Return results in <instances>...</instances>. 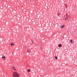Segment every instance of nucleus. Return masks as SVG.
<instances>
[{"label": "nucleus", "instance_id": "obj_1", "mask_svg": "<svg viewBox=\"0 0 77 77\" xmlns=\"http://www.w3.org/2000/svg\"><path fill=\"white\" fill-rule=\"evenodd\" d=\"M13 77H20V75L18 74V73L16 72H14L13 74Z\"/></svg>", "mask_w": 77, "mask_h": 77}, {"label": "nucleus", "instance_id": "obj_2", "mask_svg": "<svg viewBox=\"0 0 77 77\" xmlns=\"http://www.w3.org/2000/svg\"><path fill=\"white\" fill-rule=\"evenodd\" d=\"M27 53H29V52H30L31 51L30 50V49H27Z\"/></svg>", "mask_w": 77, "mask_h": 77}, {"label": "nucleus", "instance_id": "obj_3", "mask_svg": "<svg viewBox=\"0 0 77 77\" xmlns=\"http://www.w3.org/2000/svg\"><path fill=\"white\" fill-rule=\"evenodd\" d=\"M58 46H59V47H62V45L60 44L58 45Z\"/></svg>", "mask_w": 77, "mask_h": 77}, {"label": "nucleus", "instance_id": "obj_4", "mask_svg": "<svg viewBox=\"0 0 77 77\" xmlns=\"http://www.w3.org/2000/svg\"><path fill=\"white\" fill-rule=\"evenodd\" d=\"M27 71L28 72H30V69H28L27 70Z\"/></svg>", "mask_w": 77, "mask_h": 77}, {"label": "nucleus", "instance_id": "obj_5", "mask_svg": "<svg viewBox=\"0 0 77 77\" xmlns=\"http://www.w3.org/2000/svg\"><path fill=\"white\" fill-rule=\"evenodd\" d=\"M64 26H65V25H63L61 27V29H62V28H63V27H64Z\"/></svg>", "mask_w": 77, "mask_h": 77}, {"label": "nucleus", "instance_id": "obj_6", "mask_svg": "<svg viewBox=\"0 0 77 77\" xmlns=\"http://www.w3.org/2000/svg\"><path fill=\"white\" fill-rule=\"evenodd\" d=\"M13 69H14V71H15L16 70V69H15V67H13Z\"/></svg>", "mask_w": 77, "mask_h": 77}, {"label": "nucleus", "instance_id": "obj_7", "mask_svg": "<svg viewBox=\"0 0 77 77\" xmlns=\"http://www.w3.org/2000/svg\"><path fill=\"white\" fill-rule=\"evenodd\" d=\"M73 40H70V42H71V43H73Z\"/></svg>", "mask_w": 77, "mask_h": 77}, {"label": "nucleus", "instance_id": "obj_8", "mask_svg": "<svg viewBox=\"0 0 77 77\" xmlns=\"http://www.w3.org/2000/svg\"><path fill=\"white\" fill-rule=\"evenodd\" d=\"M11 45H14V44L12 43L11 44Z\"/></svg>", "mask_w": 77, "mask_h": 77}, {"label": "nucleus", "instance_id": "obj_9", "mask_svg": "<svg viewBox=\"0 0 77 77\" xmlns=\"http://www.w3.org/2000/svg\"><path fill=\"white\" fill-rule=\"evenodd\" d=\"M3 59H5V57H2Z\"/></svg>", "mask_w": 77, "mask_h": 77}, {"label": "nucleus", "instance_id": "obj_10", "mask_svg": "<svg viewBox=\"0 0 77 77\" xmlns=\"http://www.w3.org/2000/svg\"><path fill=\"white\" fill-rule=\"evenodd\" d=\"M66 17H69V16L68 15V14H66Z\"/></svg>", "mask_w": 77, "mask_h": 77}, {"label": "nucleus", "instance_id": "obj_11", "mask_svg": "<svg viewBox=\"0 0 77 77\" xmlns=\"http://www.w3.org/2000/svg\"><path fill=\"white\" fill-rule=\"evenodd\" d=\"M55 58L56 59H57V57H55Z\"/></svg>", "mask_w": 77, "mask_h": 77}, {"label": "nucleus", "instance_id": "obj_12", "mask_svg": "<svg viewBox=\"0 0 77 77\" xmlns=\"http://www.w3.org/2000/svg\"><path fill=\"white\" fill-rule=\"evenodd\" d=\"M58 15H60V13H58Z\"/></svg>", "mask_w": 77, "mask_h": 77}, {"label": "nucleus", "instance_id": "obj_13", "mask_svg": "<svg viewBox=\"0 0 77 77\" xmlns=\"http://www.w3.org/2000/svg\"><path fill=\"white\" fill-rule=\"evenodd\" d=\"M66 8H68V7L67 6V5H66Z\"/></svg>", "mask_w": 77, "mask_h": 77}, {"label": "nucleus", "instance_id": "obj_14", "mask_svg": "<svg viewBox=\"0 0 77 77\" xmlns=\"http://www.w3.org/2000/svg\"><path fill=\"white\" fill-rule=\"evenodd\" d=\"M65 20H66V18H65Z\"/></svg>", "mask_w": 77, "mask_h": 77}, {"label": "nucleus", "instance_id": "obj_15", "mask_svg": "<svg viewBox=\"0 0 77 77\" xmlns=\"http://www.w3.org/2000/svg\"><path fill=\"white\" fill-rule=\"evenodd\" d=\"M66 18H67V19H68V17H66Z\"/></svg>", "mask_w": 77, "mask_h": 77}, {"label": "nucleus", "instance_id": "obj_16", "mask_svg": "<svg viewBox=\"0 0 77 77\" xmlns=\"http://www.w3.org/2000/svg\"><path fill=\"white\" fill-rule=\"evenodd\" d=\"M65 5L66 6H67L66 5V4H65Z\"/></svg>", "mask_w": 77, "mask_h": 77}]
</instances>
